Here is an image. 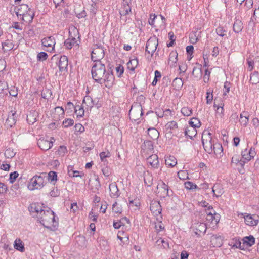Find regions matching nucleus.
<instances>
[{
	"label": "nucleus",
	"mask_w": 259,
	"mask_h": 259,
	"mask_svg": "<svg viewBox=\"0 0 259 259\" xmlns=\"http://www.w3.org/2000/svg\"><path fill=\"white\" fill-rule=\"evenodd\" d=\"M29 211L33 217H36L40 223L52 231H55L58 226V218H55L54 211L50 208L42 206L38 203L31 204Z\"/></svg>",
	"instance_id": "f257e3e1"
},
{
	"label": "nucleus",
	"mask_w": 259,
	"mask_h": 259,
	"mask_svg": "<svg viewBox=\"0 0 259 259\" xmlns=\"http://www.w3.org/2000/svg\"><path fill=\"white\" fill-rule=\"evenodd\" d=\"M255 155V151L254 148H251L249 151L247 149L242 151V157L246 161H250Z\"/></svg>",
	"instance_id": "dca6fc26"
},
{
	"label": "nucleus",
	"mask_w": 259,
	"mask_h": 259,
	"mask_svg": "<svg viewBox=\"0 0 259 259\" xmlns=\"http://www.w3.org/2000/svg\"><path fill=\"white\" fill-rule=\"evenodd\" d=\"M172 85L176 90H179L183 85V81L180 78H176L173 80Z\"/></svg>",
	"instance_id": "c9c22d12"
},
{
	"label": "nucleus",
	"mask_w": 259,
	"mask_h": 259,
	"mask_svg": "<svg viewBox=\"0 0 259 259\" xmlns=\"http://www.w3.org/2000/svg\"><path fill=\"white\" fill-rule=\"evenodd\" d=\"M153 177L148 172L147 174H145L144 175V183L147 187L151 186L153 183Z\"/></svg>",
	"instance_id": "4c0bfd02"
},
{
	"label": "nucleus",
	"mask_w": 259,
	"mask_h": 259,
	"mask_svg": "<svg viewBox=\"0 0 259 259\" xmlns=\"http://www.w3.org/2000/svg\"><path fill=\"white\" fill-rule=\"evenodd\" d=\"M74 127L75 132L79 134L82 133L84 131V126L80 123L76 124Z\"/></svg>",
	"instance_id": "0e129e2a"
},
{
	"label": "nucleus",
	"mask_w": 259,
	"mask_h": 259,
	"mask_svg": "<svg viewBox=\"0 0 259 259\" xmlns=\"http://www.w3.org/2000/svg\"><path fill=\"white\" fill-rule=\"evenodd\" d=\"M181 113L185 116H189L192 114V110L190 107H184L181 109Z\"/></svg>",
	"instance_id": "603ef678"
},
{
	"label": "nucleus",
	"mask_w": 259,
	"mask_h": 259,
	"mask_svg": "<svg viewBox=\"0 0 259 259\" xmlns=\"http://www.w3.org/2000/svg\"><path fill=\"white\" fill-rule=\"evenodd\" d=\"M150 209L152 213L155 217H157L156 219L157 220L159 219V218H161V213L162 208L159 201L156 200L152 201L150 204Z\"/></svg>",
	"instance_id": "f8f14e48"
},
{
	"label": "nucleus",
	"mask_w": 259,
	"mask_h": 259,
	"mask_svg": "<svg viewBox=\"0 0 259 259\" xmlns=\"http://www.w3.org/2000/svg\"><path fill=\"white\" fill-rule=\"evenodd\" d=\"M83 107L77 105L75 106L74 112L76 114L77 118H80L83 116L84 114V110Z\"/></svg>",
	"instance_id": "e433bc0d"
},
{
	"label": "nucleus",
	"mask_w": 259,
	"mask_h": 259,
	"mask_svg": "<svg viewBox=\"0 0 259 259\" xmlns=\"http://www.w3.org/2000/svg\"><path fill=\"white\" fill-rule=\"evenodd\" d=\"M244 242L249 246H251L255 243V238L252 236L246 237L244 239Z\"/></svg>",
	"instance_id": "de8ad7c7"
},
{
	"label": "nucleus",
	"mask_w": 259,
	"mask_h": 259,
	"mask_svg": "<svg viewBox=\"0 0 259 259\" xmlns=\"http://www.w3.org/2000/svg\"><path fill=\"white\" fill-rule=\"evenodd\" d=\"M178 128V124L176 121H171L167 122L165 125V128L167 130H174Z\"/></svg>",
	"instance_id": "a18cd8bd"
},
{
	"label": "nucleus",
	"mask_w": 259,
	"mask_h": 259,
	"mask_svg": "<svg viewBox=\"0 0 259 259\" xmlns=\"http://www.w3.org/2000/svg\"><path fill=\"white\" fill-rule=\"evenodd\" d=\"M190 127H194L195 128H199L201 126L200 121L197 118H192L189 121Z\"/></svg>",
	"instance_id": "ea45409f"
},
{
	"label": "nucleus",
	"mask_w": 259,
	"mask_h": 259,
	"mask_svg": "<svg viewBox=\"0 0 259 259\" xmlns=\"http://www.w3.org/2000/svg\"><path fill=\"white\" fill-rule=\"evenodd\" d=\"M157 18V15H156L155 14H151L150 15V18L148 20V23H149V25H150L151 26H154V23H155V21Z\"/></svg>",
	"instance_id": "680f3d73"
},
{
	"label": "nucleus",
	"mask_w": 259,
	"mask_h": 259,
	"mask_svg": "<svg viewBox=\"0 0 259 259\" xmlns=\"http://www.w3.org/2000/svg\"><path fill=\"white\" fill-rule=\"evenodd\" d=\"M48 57V54L44 52H41L37 54V60L39 61H43L47 60Z\"/></svg>",
	"instance_id": "5fc2aeb1"
},
{
	"label": "nucleus",
	"mask_w": 259,
	"mask_h": 259,
	"mask_svg": "<svg viewBox=\"0 0 259 259\" xmlns=\"http://www.w3.org/2000/svg\"><path fill=\"white\" fill-rule=\"evenodd\" d=\"M93 79L97 82L104 83L107 88L111 87L114 81V76L112 72L106 71L105 64L102 61L93 63L91 70Z\"/></svg>",
	"instance_id": "f03ea898"
},
{
	"label": "nucleus",
	"mask_w": 259,
	"mask_h": 259,
	"mask_svg": "<svg viewBox=\"0 0 259 259\" xmlns=\"http://www.w3.org/2000/svg\"><path fill=\"white\" fill-rule=\"evenodd\" d=\"M54 138L51 137L49 139L48 138H41L38 140L37 144L42 150H48L53 146Z\"/></svg>",
	"instance_id": "9d476101"
},
{
	"label": "nucleus",
	"mask_w": 259,
	"mask_h": 259,
	"mask_svg": "<svg viewBox=\"0 0 259 259\" xmlns=\"http://www.w3.org/2000/svg\"><path fill=\"white\" fill-rule=\"evenodd\" d=\"M44 178L42 176L35 175L31 179L28 188L31 190L40 189L44 187Z\"/></svg>",
	"instance_id": "423d86ee"
},
{
	"label": "nucleus",
	"mask_w": 259,
	"mask_h": 259,
	"mask_svg": "<svg viewBox=\"0 0 259 259\" xmlns=\"http://www.w3.org/2000/svg\"><path fill=\"white\" fill-rule=\"evenodd\" d=\"M158 45V38L155 36L151 37L147 41L146 51L152 56L156 50Z\"/></svg>",
	"instance_id": "1a4fd4ad"
},
{
	"label": "nucleus",
	"mask_w": 259,
	"mask_h": 259,
	"mask_svg": "<svg viewBox=\"0 0 259 259\" xmlns=\"http://www.w3.org/2000/svg\"><path fill=\"white\" fill-rule=\"evenodd\" d=\"M73 120L70 118L65 119L63 122V124L65 127H68L69 126H71L73 125Z\"/></svg>",
	"instance_id": "bf43d9fd"
},
{
	"label": "nucleus",
	"mask_w": 259,
	"mask_h": 259,
	"mask_svg": "<svg viewBox=\"0 0 259 259\" xmlns=\"http://www.w3.org/2000/svg\"><path fill=\"white\" fill-rule=\"evenodd\" d=\"M19 174L17 171L12 172L10 175L9 181L10 182L13 183L18 177Z\"/></svg>",
	"instance_id": "338daca9"
},
{
	"label": "nucleus",
	"mask_w": 259,
	"mask_h": 259,
	"mask_svg": "<svg viewBox=\"0 0 259 259\" xmlns=\"http://www.w3.org/2000/svg\"><path fill=\"white\" fill-rule=\"evenodd\" d=\"M178 54L176 51H172L170 53L168 59V64L171 67L176 66L178 61Z\"/></svg>",
	"instance_id": "aec40b11"
},
{
	"label": "nucleus",
	"mask_w": 259,
	"mask_h": 259,
	"mask_svg": "<svg viewBox=\"0 0 259 259\" xmlns=\"http://www.w3.org/2000/svg\"><path fill=\"white\" fill-rule=\"evenodd\" d=\"M116 71L117 72V75L118 77H120L124 72V68L122 65H119L116 68Z\"/></svg>",
	"instance_id": "774afa93"
},
{
	"label": "nucleus",
	"mask_w": 259,
	"mask_h": 259,
	"mask_svg": "<svg viewBox=\"0 0 259 259\" xmlns=\"http://www.w3.org/2000/svg\"><path fill=\"white\" fill-rule=\"evenodd\" d=\"M52 95V92L50 90L45 88L42 90L41 96L44 99H48L50 98Z\"/></svg>",
	"instance_id": "8fccbe9b"
},
{
	"label": "nucleus",
	"mask_w": 259,
	"mask_h": 259,
	"mask_svg": "<svg viewBox=\"0 0 259 259\" xmlns=\"http://www.w3.org/2000/svg\"><path fill=\"white\" fill-rule=\"evenodd\" d=\"M112 211L115 213H121L122 208L120 205L115 202L112 205Z\"/></svg>",
	"instance_id": "09e8293b"
},
{
	"label": "nucleus",
	"mask_w": 259,
	"mask_h": 259,
	"mask_svg": "<svg viewBox=\"0 0 259 259\" xmlns=\"http://www.w3.org/2000/svg\"><path fill=\"white\" fill-rule=\"evenodd\" d=\"M83 107H85L87 109H91L94 103L93 102L92 98L89 96H86L84 97L83 100Z\"/></svg>",
	"instance_id": "bb28decb"
},
{
	"label": "nucleus",
	"mask_w": 259,
	"mask_h": 259,
	"mask_svg": "<svg viewBox=\"0 0 259 259\" xmlns=\"http://www.w3.org/2000/svg\"><path fill=\"white\" fill-rule=\"evenodd\" d=\"M213 90H211L210 88L206 92V103L207 104H210L213 100Z\"/></svg>",
	"instance_id": "c03bdc74"
},
{
	"label": "nucleus",
	"mask_w": 259,
	"mask_h": 259,
	"mask_svg": "<svg viewBox=\"0 0 259 259\" xmlns=\"http://www.w3.org/2000/svg\"><path fill=\"white\" fill-rule=\"evenodd\" d=\"M185 187L188 190L199 189L197 186L192 182L187 181L184 183Z\"/></svg>",
	"instance_id": "3c124183"
},
{
	"label": "nucleus",
	"mask_w": 259,
	"mask_h": 259,
	"mask_svg": "<svg viewBox=\"0 0 259 259\" xmlns=\"http://www.w3.org/2000/svg\"><path fill=\"white\" fill-rule=\"evenodd\" d=\"M223 106H224L223 103H221L219 105H217L215 102H214V107L215 108H216L215 109L216 115L220 118H222L224 115Z\"/></svg>",
	"instance_id": "393cba45"
},
{
	"label": "nucleus",
	"mask_w": 259,
	"mask_h": 259,
	"mask_svg": "<svg viewBox=\"0 0 259 259\" xmlns=\"http://www.w3.org/2000/svg\"><path fill=\"white\" fill-rule=\"evenodd\" d=\"M2 46L4 51H7L13 49L14 45L11 40H7L2 43Z\"/></svg>",
	"instance_id": "58836bf2"
},
{
	"label": "nucleus",
	"mask_w": 259,
	"mask_h": 259,
	"mask_svg": "<svg viewBox=\"0 0 259 259\" xmlns=\"http://www.w3.org/2000/svg\"><path fill=\"white\" fill-rule=\"evenodd\" d=\"M37 113H30L27 116V120L29 124H33L37 121Z\"/></svg>",
	"instance_id": "79ce46f5"
},
{
	"label": "nucleus",
	"mask_w": 259,
	"mask_h": 259,
	"mask_svg": "<svg viewBox=\"0 0 259 259\" xmlns=\"http://www.w3.org/2000/svg\"><path fill=\"white\" fill-rule=\"evenodd\" d=\"M243 27V24L241 20H236L235 21L233 24V29L235 33H239L241 31Z\"/></svg>",
	"instance_id": "7c9ffc66"
},
{
	"label": "nucleus",
	"mask_w": 259,
	"mask_h": 259,
	"mask_svg": "<svg viewBox=\"0 0 259 259\" xmlns=\"http://www.w3.org/2000/svg\"><path fill=\"white\" fill-rule=\"evenodd\" d=\"M117 238L119 240H120V241H121V243H120V244L122 246L126 245L128 243L129 239H128V236H122V237L118 236V237H117Z\"/></svg>",
	"instance_id": "6e6d98bb"
},
{
	"label": "nucleus",
	"mask_w": 259,
	"mask_h": 259,
	"mask_svg": "<svg viewBox=\"0 0 259 259\" xmlns=\"http://www.w3.org/2000/svg\"><path fill=\"white\" fill-rule=\"evenodd\" d=\"M243 216L245 224L250 226H256L258 223V216L255 215H251L247 213H242Z\"/></svg>",
	"instance_id": "4468645a"
},
{
	"label": "nucleus",
	"mask_w": 259,
	"mask_h": 259,
	"mask_svg": "<svg viewBox=\"0 0 259 259\" xmlns=\"http://www.w3.org/2000/svg\"><path fill=\"white\" fill-rule=\"evenodd\" d=\"M165 161L166 165L170 167L175 166L177 163L176 159L174 156H171L167 157L165 159Z\"/></svg>",
	"instance_id": "a19ab883"
},
{
	"label": "nucleus",
	"mask_w": 259,
	"mask_h": 259,
	"mask_svg": "<svg viewBox=\"0 0 259 259\" xmlns=\"http://www.w3.org/2000/svg\"><path fill=\"white\" fill-rule=\"evenodd\" d=\"M123 10L124 13L123 15H126L131 12V8L130 5L131 4V0H123Z\"/></svg>",
	"instance_id": "2f4dec72"
},
{
	"label": "nucleus",
	"mask_w": 259,
	"mask_h": 259,
	"mask_svg": "<svg viewBox=\"0 0 259 259\" xmlns=\"http://www.w3.org/2000/svg\"><path fill=\"white\" fill-rule=\"evenodd\" d=\"M138 64V61L137 59H132L127 63V67L130 70L134 71L137 66Z\"/></svg>",
	"instance_id": "37998d69"
},
{
	"label": "nucleus",
	"mask_w": 259,
	"mask_h": 259,
	"mask_svg": "<svg viewBox=\"0 0 259 259\" xmlns=\"http://www.w3.org/2000/svg\"><path fill=\"white\" fill-rule=\"evenodd\" d=\"M67 148L65 146H60L59 147L58 150L56 152V154L60 156H64L67 153Z\"/></svg>",
	"instance_id": "49530a36"
},
{
	"label": "nucleus",
	"mask_w": 259,
	"mask_h": 259,
	"mask_svg": "<svg viewBox=\"0 0 259 259\" xmlns=\"http://www.w3.org/2000/svg\"><path fill=\"white\" fill-rule=\"evenodd\" d=\"M143 114L142 106L138 103H134L129 112L130 119L136 121L140 119Z\"/></svg>",
	"instance_id": "20e7f679"
},
{
	"label": "nucleus",
	"mask_w": 259,
	"mask_h": 259,
	"mask_svg": "<svg viewBox=\"0 0 259 259\" xmlns=\"http://www.w3.org/2000/svg\"><path fill=\"white\" fill-rule=\"evenodd\" d=\"M151 115L152 117L155 118L156 121L158 122V118L163 117L164 116V111L160 109H156L155 113L152 111L147 112L146 115Z\"/></svg>",
	"instance_id": "5701e85b"
},
{
	"label": "nucleus",
	"mask_w": 259,
	"mask_h": 259,
	"mask_svg": "<svg viewBox=\"0 0 259 259\" xmlns=\"http://www.w3.org/2000/svg\"><path fill=\"white\" fill-rule=\"evenodd\" d=\"M250 82L252 84H256L259 83V73L254 71L250 74Z\"/></svg>",
	"instance_id": "f704fd0d"
},
{
	"label": "nucleus",
	"mask_w": 259,
	"mask_h": 259,
	"mask_svg": "<svg viewBox=\"0 0 259 259\" xmlns=\"http://www.w3.org/2000/svg\"><path fill=\"white\" fill-rule=\"evenodd\" d=\"M111 156L110 152L109 151L102 152L100 154V157L102 161H104L106 158Z\"/></svg>",
	"instance_id": "e2e57ef3"
},
{
	"label": "nucleus",
	"mask_w": 259,
	"mask_h": 259,
	"mask_svg": "<svg viewBox=\"0 0 259 259\" xmlns=\"http://www.w3.org/2000/svg\"><path fill=\"white\" fill-rule=\"evenodd\" d=\"M217 34L220 36H224L226 35V30L222 27H218L216 29Z\"/></svg>",
	"instance_id": "4d7b16f0"
},
{
	"label": "nucleus",
	"mask_w": 259,
	"mask_h": 259,
	"mask_svg": "<svg viewBox=\"0 0 259 259\" xmlns=\"http://www.w3.org/2000/svg\"><path fill=\"white\" fill-rule=\"evenodd\" d=\"M48 178L51 182L56 181L57 180V173L54 171H51L48 173Z\"/></svg>",
	"instance_id": "864d4df0"
},
{
	"label": "nucleus",
	"mask_w": 259,
	"mask_h": 259,
	"mask_svg": "<svg viewBox=\"0 0 259 259\" xmlns=\"http://www.w3.org/2000/svg\"><path fill=\"white\" fill-rule=\"evenodd\" d=\"M192 74L196 78L201 77L202 74L201 65L198 64L197 66L194 67Z\"/></svg>",
	"instance_id": "473e14b6"
},
{
	"label": "nucleus",
	"mask_w": 259,
	"mask_h": 259,
	"mask_svg": "<svg viewBox=\"0 0 259 259\" xmlns=\"http://www.w3.org/2000/svg\"><path fill=\"white\" fill-rule=\"evenodd\" d=\"M77 41L78 40L76 38L73 37L72 36H70V37L64 41V46L67 49H70L74 46H78L79 44Z\"/></svg>",
	"instance_id": "a211bd4d"
},
{
	"label": "nucleus",
	"mask_w": 259,
	"mask_h": 259,
	"mask_svg": "<svg viewBox=\"0 0 259 259\" xmlns=\"http://www.w3.org/2000/svg\"><path fill=\"white\" fill-rule=\"evenodd\" d=\"M184 133L185 136L190 138L191 139H192L193 137L196 136L197 130L194 127L187 126L185 128Z\"/></svg>",
	"instance_id": "b1692460"
},
{
	"label": "nucleus",
	"mask_w": 259,
	"mask_h": 259,
	"mask_svg": "<svg viewBox=\"0 0 259 259\" xmlns=\"http://www.w3.org/2000/svg\"><path fill=\"white\" fill-rule=\"evenodd\" d=\"M148 166L151 168L155 169L159 167V162L158 156L156 154H152L147 158Z\"/></svg>",
	"instance_id": "2eb2a0df"
},
{
	"label": "nucleus",
	"mask_w": 259,
	"mask_h": 259,
	"mask_svg": "<svg viewBox=\"0 0 259 259\" xmlns=\"http://www.w3.org/2000/svg\"><path fill=\"white\" fill-rule=\"evenodd\" d=\"M248 121V115H247V113L244 112L243 113L240 114L239 122L244 127L246 126Z\"/></svg>",
	"instance_id": "c85d7f7f"
},
{
	"label": "nucleus",
	"mask_w": 259,
	"mask_h": 259,
	"mask_svg": "<svg viewBox=\"0 0 259 259\" xmlns=\"http://www.w3.org/2000/svg\"><path fill=\"white\" fill-rule=\"evenodd\" d=\"M161 73L159 71H158V70L155 71V77L152 82V85L153 86L156 85L157 82V78H160L161 77Z\"/></svg>",
	"instance_id": "69168bd1"
},
{
	"label": "nucleus",
	"mask_w": 259,
	"mask_h": 259,
	"mask_svg": "<svg viewBox=\"0 0 259 259\" xmlns=\"http://www.w3.org/2000/svg\"><path fill=\"white\" fill-rule=\"evenodd\" d=\"M213 195L217 197H220L224 192L222 185L220 183H216L212 188Z\"/></svg>",
	"instance_id": "412c9836"
},
{
	"label": "nucleus",
	"mask_w": 259,
	"mask_h": 259,
	"mask_svg": "<svg viewBox=\"0 0 259 259\" xmlns=\"http://www.w3.org/2000/svg\"><path fill=\"white\" fill-rule=\"evenodd\" d=\"M8 92L10 96L17 97L18 93V89L16 87H12Z\"/></svg>",
	"instance_id": "052dcab7"
},
{
	"label": "nucleus",
	"mask_w": 259,
	"mask_h": 259,
	"mask_svg": "<svg viewBox=\"0 0 259 259\" xmlns=\"http://www.w3.org/2000/svg\"><path fill=\"white\" fill-rule=\"evenodd\" d=\"M17 116H16V112L13 111H11L8 114V118L6 121V125L10 127H12L15 124L17 121Z\"/></svg>",
	"instance_id": "f3484780"
},
{
	"label": "nucleus",
	"mask_w": 259,
	"mask_h": 259,
	"mask_svg": "<svg viewBox=\"0 0 259 259\" xmlns=\"http://www.w3.org/2000/svg\"><path fill=\"white\" fill-rule=\"evenodd\" d=\"M104 57V51L102 47H98L94 48L91 54V58L93 63L101 61V60Z\"/></svg>",
	"instance_id": "9b49d317"
},
{
	"label": "nucleus",
	"mask_w": 259,
	"mask_h": 259,
	"mask_svg": "<svg viewBox=\"0 0 259 259\" xmlns=\"http://www.w3.org/2000/svg\"><path fill=\"white\" fill-rule=\"evenodd\" d=\"M212 149L213 152L215 155L217 156H219L220 157L222 156L223 149L222 144L220 143L215 142Z\"/></svg>",
	"instance_id": "a878e982"
},
{
	"label": "nucleus",
	"mask_w": 259,
	"mask_h": 259,
	"mask_svg": "<svg viewBox=\"0 0 259 259\" xmlns=\"http://www.w3.org/2000/svg\"><path fill=\"white\" fill-rule=\"evenodd\" d=\"M202 143L204 150L206 152L211 154L213 152V147L215 143L214 140H213L210 134L202 137Z\"/></svg>",
	"instance_id": "0eeeda50"
},
{
	"label": "nucleus",
	"mask_w": 259,
	"mask_h": 259,
	"mask_svg": "<svg viewBox=\"0 0 259 259\" xmlns=\"http://www.w3.org/2000/svg\"><path fill=\"white\" fill-rule=\"evenodd\" d=\"M75 106H74L71 102H68L66 104L65 109L67 111V113H72L73 110H75Z\"/></svg>",
	"instance_id": "13d9d810"
},
{
	"label": "nucleus",
	"mask_w": 259,
	"mask_h": 259,
	"mask_svg": "<svg viewBox=\"0 0 259 259\" xmlns=\"http://www.w3.org/2000/svg\"><path fill=\"white\" fill-rule=\"evenodd\" d=\"M148 134L150 138L153 140H156L159 137V132L155 128H149L147 130Z\"/></svg>",
	"instance_id": "c756f323"
},
{
	"label": "nucleus",
	"mask_w": 259,
	"mask_h": 259,
	"mask_svg": "<svg viewBox=\"0 0 259 259\" xmlns=\"http://www.w3.org/2000/svg\"><path fill=\"white\" fill-rule=\"evenodd\" d=\"M14 248L21 252H23L25 251V248L24 246V244L22 241L20 239H16L14 242Z\"/></svg>",
	"instance_id": "72a5a7b5"
},
{
	"label": "nucleus",
	"mask_w": 259,
	"mask_h": 259,
	"mask_svg": "<svg viewBox=\"0 0 259 259\" xmlns=\"http://www.w3.org/2000/svg\"><path fill=\"white\" fill-rule=\"evenodd\" d=\"M207 229L206 224L204 223L195 222L193 223L191 227V231L196 235L201 236L205 233Z\"/></svg>",
	"instance_id": "6e6552de"
},
{
	"label": "nucleus",
	"mask_w": 259,
	"mask_h": 259,
	"mask_svg": "<svg viewBox=\"0 0 259 259\" xmlns=\"http://www.w3.org/2000/svg\"><path fill=\"white\" fill-rule=\"evenodd\" d=\"M41 42L43 46L48 48L46 50L47 51L51 52L54 50L56 41L54 37H45L41 40Z\"/></svg>",
	"instance_id": "ddd939ff"
},
{
	"label": "nucleus",
	"mask_w": 259,
	"mask_h": 259,
	"mask_svg": "<svg viewBox=\"0 0 259 259\" xmlns=\"http://www.w3.org/2000/svg\"><path fill=\"white\" fill-rule=\"evenodd\" d=\"M109 187L110 192V195L111 197L117 198L119 196L120 193L115 182L111 183Z\"/></svg>",
	"instance_id": "6ab92c4d"
},
{
	"label": "nucleus",
	"mask_w": 259,
	"mask_h": 259,
	"mask_svg": "<svg viewBox=\"0 0 259 259\" xmlns=\"http://www.w3.org/2000/svg\"><path fill=\"white\" fill-rule=\"evenodd\" d=\"M8 93V85L4 80L0 81V97H5Z\"/></svg>",
	"instance_id": "4be33fe9"
},
{
	"label": "nucleus",
	"mask_w": 259,
	"mask_h": 259,
	"mask_svg": "<svg viewBox=\"0 0 259 259\" xmlns=\"http://www.w3.org/2000/svg\"><path fill=\"white\" fill-rule=\"evenodd\" d=\"M52 62H55L58 66L60 71L65 70L68 65V61L67 56L63 55L59 58L56 55H54L51 58Z\"/></svg>",
	"instance_id": "39448f33"
},
{
	"label": "nucleus",
	"mask_w": 259,
	"mask_h": 259,
	"mask_svg": "<svg viewBox=\"0 0 259 259\" xmlns=\"http://www.w3.org/2000/svg\"><path fill=\"white\" fill-rule=\"evenodd\" d=\"M15 11L17 16H22L23 21L28 23L32 21L34 12L27 5L23 4L19 5L15 8Z\"/></svg>",
	"instance_id": "7ed1b4c3"
},
{
	"label": "nucleus",
	"mask_w": 259,
	"mask_h": 259,
	"mask_svg": "<svg viewBox=\"0 0 259 259\" xmlns=\"http://www.w3.org/2000/svg\"><path fill=\"white\" fill-rule=\"evenodd\" d=\"M206 220L211 222L213 225H217L220 220V215L218 213H214V214L208 215L206 217Z\"/></svg>",
	"instance_id": "cd10ccee"
}]
</instances>
